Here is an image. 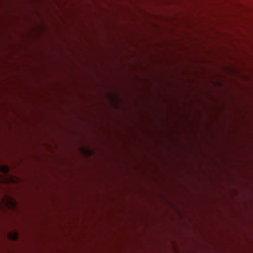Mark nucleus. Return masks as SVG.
Returning <instances> with one entry per match:
<instances>
[{"label": "nucleus", "mask_w": 253, "mask_h": 253, "mask_svg": "<svg viewBox=\"0 0 253 253\" xmlns=\"http://www.w3.org/2000/svg\"><path fill=\"white\" fill-rule=\"evenodd\" d=\"M8 237L10 240L15 241L18 238V234L16 232H14L13 233H9Z\"/></svg>", "instance_id": "1"}, {"label": "nucleus", "mask_w": 253, "mask_h": 253, "mask_svg": "<svg viewBox=\"0 0 253 253\" xmlns=\"http://www.w3.org/2000/svg\"><path fill=\"white\" fill-rule=\"evenodd\" d=\"M0 171L4 173H7L9 172V168L5 165H2L0 168Z\"/></svg>", "instance_id": "2"}]
</instances>
